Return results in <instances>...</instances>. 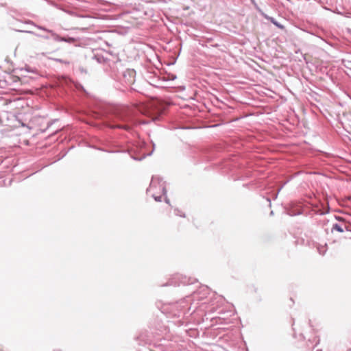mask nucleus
<instances>
[{
  "label": "nucleus",
  "instance_id": "nucleus-4",
  "mask_svg": "<svg viewBox=\"0 0 351 351\" xmlns=\"http://www.w3.org/2000/svg\"><path fill=\"white\" fill-rule=\"evenodd\" d=\"M63 40L66 41V42H69V43H71V42L74 41V39L73 38H69L68 39L64 38Z\"/></svg>",
  "mask_w": 351,
  "mask_h": 351
},
{
  "label": "nucleus",
  "instance_id": "nucleus-1",
  "mask_svg": "<svg viewBox=\"0 0 351 351\" xmlns=\"http://www.w3.org/2000/svg\"><path fill=\"white\" fill-rule=\"evenodd\" d=\"M134 106L141 113L152 117L153 120L158 119L163 110V105L158 100L136 104Z\"/></svg>",
  "mask_w": 351,
  "mask_h": 351
},
{
  "label": "nucleus",
  "instance_id": "nucleus-3",
  "mask_svg": "<svg viewBox=\"0 0 351 351\" xmlns=\"http://www.w3.org/2000/svg\"><path fill=\"white\" fill-rule=\"evenodd\" d=\"M175 212H176L177 215H179V216L182 217H186L185 214L184 213H182L181 210H178V209L176 210Z\"/></svg>",
  "mask_w": 351,
  "mask_h": 351
},
{
  "label": "nucleus",
  "instance_id": "nucleus-6",
  "mask_svg": "<svg viewBox=\"0 0 351 351\" xmlns=\"http://www.w3.org/2000/svg\"><path fill=\"white\" fill-rule=\"evenodd\" d=\"M124 128L125 129H128V126H124Z\"/></svg>",
  "mask_w": 351,
  "mask_h": 351
},
{
  "label": "nucleus",
  "instance_id": "nucleus-2",
  "mask_svg": "<svg viewBox=\"0 0 351 351\" xmlns=\"http://www.w3.org/2000/svg\"><path fill=\"white\" fill-rule=\"evenodd\" d=\"M267 19H268L269 20H270V21L274 23L276 26H277L278 27L280 28V29H284V26L279 24L274 18L272 17H267Z\"/></svg>",
  "mask_w": 351,
  "mask_h": 351
},
{
  "label": "nucleus",
  "instance_id": "nucleus-5",
  "mask_svg": "<svg viewBox=\"0 0 351 351\" xmlns=\"http://www.w3.org/2000/svg\"><path fill=\"white\" fill-rule=\"evenodd\" d=\"M338 230H339V231H340V232H342V231H343V230H342V229H341V228H338Z\"/></svg>",
  "mask_w": 351,
  "mask_h": 351
}]
</instances>
